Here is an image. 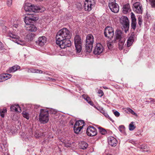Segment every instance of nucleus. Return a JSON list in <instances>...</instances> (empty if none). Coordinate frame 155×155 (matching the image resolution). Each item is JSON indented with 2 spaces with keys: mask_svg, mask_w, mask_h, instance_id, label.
I'll list each match as a JSON object with an SVG mask.
<instances>
[{
  "mask_svg": "<svg viewBox=\"0 0 155 155\" xmlns=\"http://www.w3.org/2000/svg\"><path fill=\"white\" fill-rule=\"evenodd\" d=\"M88 145V144L86 142L81 141L79 143V146L80 148L84 150L87 148Z\"/></svg>",
  "mask_w": 155,
  "mask_h": 155,
  "instance_id": "22",
  "label": "nucleus"
},
{
  "mask_svg": "<svg viewBox=\"0 0 155 155\" xmlns=\"http://www.w3.org/2000/svg\"><path fill=\"white\" fill-rule=\"evenodd\" d=\"M9 36L12 39V40L14 42L21 45H23L24 44V42L22 41L20 39L18 36L12 33L9 34Z\"/></svg>",
  "mask_w": 155,
  "mask_h": 155,
  "instance_id": "10",
  "label": "nucleus"
},
{
  "mask_svg": "<svg viewBox=\"0 0 155 155\" xmlns=\"http://www.w3.org/2000/svg\"><path fill=\"white\" fill-rule=\"evenodd\" d=\"M75 46L77 53H80L82 50L81 40L78 35H76L74 38Z\"/></svg>",
  "mask_w": 155,
  "mask_h": 155,
  "instance_id": "7",
  "label": "nucleus"
},
{
  "mask_svg": "<svg viewBox=\"0 0 155 155\" xmlns=\"http://www.w3.org/2000/svg\"><path fill=\"white\" fill-rule=\"evenodd\" d=\"M97 133L96 129L93 127L89 126L87 129V134L89 136H95Z\"/></svg>",
  "mask_w": 155,
  "mask_h": 155,
  "instance_id": "12",
  "label": "nucleus"
},
{
  "mask_svg": "<svg viewBox=\"0 0 155 155\" xmlns=\"http://www.w3.org/2000/svg\"><path fill=\"white\" fill-rule=\"evenodd\" d=\"M7 112V110L6 109H0V114L1 117L3 118L5 117V114Z\"/></svg>",
  "mask_w": 155,
  "mask_h": 155,
  "instance_id": "29",
  "label": "nucleus"
},
{
  "mask_svg": "<svg viewBox=\"0 0 155 155\" xmlns=\"http://www.w3.org/2000/svg\"><path fill=\"white\" fill-rule=\"evenodd\" d=\"M116 38L117 39L122 40H125V35L120 30H117L115 33Z\"/></svg>",
  "mask_w": 155,
  "mask_h": 155,
  "instance_id": "15",
  "label": "nucleus"
},
{
  "mask_svg": "<svg viewBox=\"0 0 155 155\" xmlns=\"http://www.w3.org/2000/svg\"><path fill=\"white\" fill-rule=\"evenodd\" d=\"M11 110L20 112L21 109L20 107L18 104L12 105L10 107Z\"/></svg>",
  "mask_w": 155,
  "mask_h": 155,
  "instance_id": "19",
  "label": "nucleus"
},
{
  "mask_svg": "<svg viewBox=\"0 0 155 155\" xmlns=\"http://www.w3.org/2000/svg\"><path fill=\"white\" fill-rule=\"evenodd\" d=\"M120 22L122 25V29L126 33L129 28V21L127 17L122 16L120 18Z\"/></svg>",
  "mask_w": 155,
  "mask_h": 155,
  "instance_id": "4",
  "label": "nucleus"
},
{
  "mask_svg": "<svg viewBox=\"0 0 155 155\" xmlns=\"http://www.w3.org/2000/svg\"><path fill=\"white\" fill-rule=\"evenodd\" d=\"M12 0H7V4L8 6H10L12 4Z\"/></svg>",
  "mask_w": 155,
  "mask_h": 155,
  "instance_id": "42",
  "label": "nucleus"
},
{
  "mask_svg": "<svg viewBox=\"0 0 155 155\" xmlns=\"http://www.w3.org/2000/svg\"><path fill=\"white\" fill-rule=\"evenodd\" d=\"M50 112L51 114H55L56 112V111L55 110L52 109L50 110Z\"/></svg>",
  "mask_w": 155,
  "mask_h": 155,
  "instance_id": "47",
  "label": "nucleus"
},
{
  "mask_svg": "<svg viewBox=\"0 0 155 155\" xmlns=\"http://www.w3.org/2000/svg\"><path fill=\"white\" fill-rule=\"evenodd\" d=\"M35 35L33 33H29L27 35V37L29 40H32L35 36Z\"/></svg>",
  "mask_w": 155,
  "mask_h": 155,
  "instance_id": "28",
  "label": "nucleus"
},
{
  "mask_svg": "<svg viewBox=\"0 0 155 155\" xmlns=\"http://www.w3.org/2000/svg\"><path fill=\"white\" fill-rule=\"evenodd\" d=\"M94 37L91 34H89L86 36L85 48L87 52L90 53L92 51L94 42Z\"/></svg>",
  "mask_w": 155,
  "mask_h": 155,
  "instance_id": "3",
  "label": "nucleus"
},
{
  "mask_svg": "<svg viewBox=\"0 0 155 155\" xmlns=\"http://www.w3.org/2000/svg\"><path fill=\"white\" fill-rule=\"evenodd\" d=\"M98 129H99V132L102 134H105L106 133V131L105 130L101 127H99Z\"/></svg>",
  "mask_w": 155,
  "mask_h": 155,
  "instance_id": "34",
  "label": "nucleus"
},
{
  "mask_svg": "<svg viewBox=\"0 0 155 155\" xmlns=\"http://www.w3.org/2000/svg\"><path fill=\"white\" fill-rule=\"evenodd\" d=\"M130 11V6L129 4L124 5L123 8V12L124 14H126Z\"/></svg>",
  "mask_w": 155,
  "mask_h": 155,
  "instance_id": "20",
  "label": "nucleus"
},
{
  "mask_svg": "<svg viewBox=\"0 0 155 155\" xmlns=\"http://www.w3.org/2000/svg\"><path fill=\"white\" fill-rule=\"evenodd\" d=\"M28 72H31L33 73H42V71L41 70H39L38 69H29Z\"/></svg>",
  "mask_w": 155,
  "mask_h": 155,
  "instance_id": "26",
  "label": "nucleus"
},
{
  "mask_svg": "<svg viewBox=\"0 0 155 155\" xmlns=\"http://www.w3.org/2000/svg\"><path fill=\"white\" fill-rule=\"evenodd\" d=\"M108 5L110 9L113 12L117 13L119 12V6L116 3L115 0H110Z\"/></svg>",
  "mask_w": 155,
  "mask_h": 155,
  "instance_id": "6",
  "label": "nucleus"
},
{
  "mask_svg": "<svg viewBox=\"0 0 155 155\" xmlns=\"http://www.w3.org/2000/svg\"><path fill=\"white\" fill-rule=\"evenodd\" d=\"M104 35L106 37L111 39L114 35V30L112 27H107L105 29Z\"/></svg>",
  "mask_w": 155,
  "mask_h": 155,
  "instance_id": "9",
  "label": "nucleus"
},
{
  "mask_svg": "<svg viewBox=\"0 0 155 155\" xmlns=\"http://www.w3.org/2000/svg\"><path fill=\"white\" fill-rule=\"evenodd\" d=\"M138 24L140 26L142 24V17H139L138 18Z\"/></svg>",
  "mask_w": 155,
  "mask_h": 155,
  "instance_id": "41",
  "label": "nucleus"
},
{
  "mask_svg": "<svg viewBox=\"0 0 155 155\" xmlns=\"http://www.w3.org/2000/svg\"><path fill=\"white\" fill-rule=\"evenodd\" d=\"M29 15V16L25 17L24 19V20L25 23L26 24V25L25 27L27 30L31 31V32H35L37 30V28L36 26L33 24H31L32 21H35L38 20L37 17H36L33 15L32 14L31 15V14H27Z\"/></svg>",
  "mask_w": 155,
  "mask_h": 155,
  "instance_id": "2",
  "label": "nucleus"
},
{
  "mask_svg": "<svg viewBox=\"0 0 155 155\" xmlns=\"http://www.w3.org/2000/svg\"><path fill=\"white\" fill-rule=\"evenodd\" d=\"M136 36L137 35L134 32H133L132 33L127 41V46L128 47L132 45L133 42L136 40Z\"/></svg>",
  "mask_w": 155,
  "mask_h": 155,
  "instance_id": "13",
  "label": "nucleus"
},
{
  "mask_svg": "<svg viewBox=\"0 0 155 155\" xmlns=\"http://www.w3.org/2000/svg\"><path fill=\"white\" fill-rule=\"evenodd\" d=\"M108 142L109 144L111 146H115L117 143V140L114 137L111 136L108 138Z\"/></svg>",
  "mask_w": 155,
  "mask_h": 155,
  "instance_id": "16",
  "label": "nucleus"
},
{
  "mask_svg": "<svg viewBox=\"0 0 155 155\" xmlns=\"http://www.w3.org/2000/svg\"><path fill=\"white\" fill-rule=\"evenodd\" d=\"M100 112L103 114L105 112L102 109H101L100 110Z\"/></svg>",
  "mask_w": 155,
  "mask_h": 155,
  "instance_id": "53",
  "label": "nucleus"
},
{
  "mask_svg": "<svg viewBox=\"0 0 155 155\" xmlns=\"http://www.w3.org/2000/svg\"><path fill=\"white\" fill-rule=\"evenodd\" d=\"M46 41V38L45 36H42L38 38V41H36L37 44L40 46L44 45Z\"/></svg>",
  "mask_w": 155,
  "mask_h": 155,
  "instance_id": "17",
  "label": "nucleus"
},
{
  "mask_svg": "<svg viewBox=\"0 0 155 155\" xmlns=\"http://www.w3.org/2000/svg\"><path fill=\"white\" fill-rule=\"evenodd\" d=\"M97 93L99 94V96L100 97L102 96L104 94L103 92L101 90H99Z\"/></svg>",
  "mask_w": 155,
  "mask_h": 155,
  "instance_id": "40",
  "label": "nucleus"
},
{
  "mask_svg": "<svg viewBox=\"0 0 155 155\" xmlns=\"http://www.w3.org/2000/svg\"><path fill=\"white\" fill-rule=\"evenodd\" d=\"M94 1L91 0H85L84 2V8L85 11H89L94 6Z\"/></svg>",
  "mask_w": 155,
  "mask_h": 155,
  "instance_id": "8",
  "label": "nucleus"
},
{
  "mask_svg": "<svg viewBox=\"0 0 155 155\" xmlns=\"http://www.w3.org/2000/svg\"><path fill=\"white\" fill-rule=\"evenodd\" d=\"M132 141V143L133 144L135 145V144H136V143H135V142L134 141Z\"/></svg>",
  "mask_w": 155,
  "mask_h": 155,
  "instance_id": "54",
  "label": "nucleus"
},
{
  "mask_svg": "<svg viewBox=\"0 0 155 155\" xmlns=\"http://www.w3.org/2000/svg\"><path fill=\"white\" fill-rule=\"evenodd\" d=\"M84 125H83L82 126L80 127H77L76 126H74V132L77 134H78L81 130L83 128Z\"/></svg>",
  "mask_w": 155,
  "mask_h": 155,
  "instance_id": "23",
  "label": "nucleus"
},
{
  "mask_svg": "<svg viewBox=\"0 0 155 155\" xmlns=\"http://www.w3.org/2000/svg\"><path fill=\"white\" fill-rule=\"evenodd\" d=\"M106 117H108L109 118L110 120H111V118H110L109 117V116L108 115V114H107V113L106 112H105L103 114Z\"/></svg>",
  "mask_w": 155,
  "mask_h": 155,
  "instance_id": "45",
  "label": "nucleus"
},
{
  "mask_svg": "<svg viewBox=\"0 0 155 155\" xmlns=\"http://www.w3.org/2000/svg\"><path fill=\"white\" fill-rule=\"evenodd\" d=\"M149 99L150 100V103H151V104H155V100L154 99L150 98Z\"/></svg>",
  "mask_w": 155,
  "mask_h": 155,
  "instance_id": "43",
  "label": "nucleus"
},
{
  "mask_svg": "<svg viewBox=\"0 0 155 155\" xmlns=\"http://www.w3.org/2000/svg\"><path fill=\"white\" fill-rule=\"evenodd\" d=\"M2 21H2H0V22H2Z\"/></svg>",
  "mask_w": 155,
  "mask_h": 155,
  "instance_id": "57",
  "label": "nucleus"
},
{
  "mask_svg": "<svg viewBox=\"0 0 155 155\" xmlns=\"http://www.w3.org/2000/svg\"><path fill=\"white\" fill-rule=\"evenodd\" d=\"M20 67L18 65H15L10 68L8 70V73L14 72L17 70L20 69Z\"/></svg>",
  "mask_w": 155,
  "mask_h": 155,
  "instance_id": "21",
  "label": "nucleus"
},
{
  "mask_svg": "<svg viewBox=\"0 0 155 155\" xmlns=\"http://www.w3.org/2000/svg\"><path fill=\"white\" fill-rule=\"evenodd\" d=\"M3 48L2 44V43L0 41V50L2 49Z\"/></svg>",
  "mask_w": 155,
  "mask_h": 155,
  "instance_id": "48",
  "label": "nucleus"
},
{
  "mask_svg": "<svg viewBox=\"0 0 155 155\" xmlns=\"http://www.w3.org/2000/svg\"><path fill=\"white\" fill-rule=\"evenodd\" d=\"M107 46L109 49H111L112 48L111 44L110 43H108L107 44Z\"/></svg>",
  "mask_w": 155,
  "mask_h": 155,
  "instance_id": "46",
  "label": "nucleus"
},
{
  "mask_svg": "<svg viewBox=\"0 0 155 155\" xmlns=\"http://www.w3.org/2000/svg\"><path fill=\"white\" fill-rule=\"evenodd\" d=\"M5 79L4 78L3 74H0V82H2L5 81Z\"/></svg>",
  "mask_w": 155,
  "mask_h": 155,
  "instance_id": "39",
  "label": "nucleus"
},
{
  "mask_svg": "<svg viewBox=\"0 0 155 155\" xmlns=\"http://www.w3.org/2000/svg\"><path fill=\"white\" fill-rule=\"evenodd\" d=\"M22 115L23 117L27 119L28 120L29 118V114L26 112H24L22 113Z\"/></svg>",
  "mask_w": 155,
  "mask_h": 155,
  "instance_id": "33",
  "label": "nucleus"
},
{
  "mask_svg": "<svg viewBox=\"0 0 155 155\" xmlns=\"http://www.w3.org/2000/svg\"><path fill=\"white\" fill-rule=\"evenodd\" d=\"M125 127L123 125H120L119 126V130L122 133L124 132L125 130Z\"/></svg>",
  "mask_w": 155,
  "mask_h": 155,
  "instance_id": "36",
  "label": "nucleus"
},
{
  "mask_svg": "<svg viewBox=\"0 0 155 155\" xmlns=\"http://www.w3.org/2000/svg\"><path fill=\"white\" fill-rule=\"evenodd\" d=\"M114 114L117 117H118L120 115V113L117 111H115L114 112Z\"/></svg>",
  "mask_w": 155,
  "mask_h": 155,
  "instance_id": "44",
  "label": "nucleus"
},
{
  "mask_svg": "<svg viewBox=\"0 0 155 155\" xmlns=\"http://www.w3.org/2000/svg\"><path fill=\"white\" fill-rule=\"evenodd\" d=\"M32 12H41V9L40 7L37 6H35L32 5Z\"/></svg>",
  "mask_w": 155,
  "mask_h": 155,
  "instance_id": "24",
  "label": "nucleus"
},
{
  "mask_svg": "<svg viewBox=\"0 0 155 155\" xmlns=\"http://www.w3.org/2000/svg\"><path fill=\"white\" fill-rule=\"evenodd\" d=\"M88 103L91 105H92L93 103L92 101H88Z\"/></svg>",
  "mask_w": 155,
  "mask_h": 155,
  "instance_id": "52",
  "label": "nucleus"
},
{
  "mask_svg": "<svg viewBox=\"0 0 155 155\" xmlns=\"http://www.w3.org/2000/svg\"><path fill=\"white\" fill-rule=\"evenodd\" d=\"M85 100L88 102L90 101V98L89 97H87L86 99Z\"/></svg>",
  "mask_w": 155,
  "mask_h": 155,
  "instance_id": "51",
  "label": "nucleus"
},
{
  "mask_svg": "<svg viewBox=\"0 0 155 155\" xmlns=\"http://www.w3.org/2000/svg\"><path fill=\"white\" fill-rule=\"evenodd\" d=\"M32 5L30 3H26L24 6V8L26 12H32Z\"/></svg>",
  "mask_w": 155,
  "mask_h": 155,
  "instance_id": "18",
  "label": "nucleus"
},
{
  "mask_svg": "<svg viewBox=\"0 0 155 155\" xmlns=\"http://www.w3.org/2000/svg\"><path fill=\"white\" fill-rule=\"evenodd\" d=\"M126 110H127V112H128L130 113L131 114L134 115H136V114L135 112H134L130 108H127L126 109Z\"/></svg>",
  "mask_w": 155,
  "mask_h": 155,
  "instance_id": "35",
  "label": "nucleus"
},
{
  "mask_svg": "<svg viewBox=\"0 0 155 155\" xmlns=\"http://www.w3.org/2000/svg\"><path fill=\"white\" fill-rule=\"evenodd\" d=\"M131 31H134L136 27V21H131Z\"/></svg>",
  "mask_w": 155,
  "mask_h": 155,
  "instance_id": "31",
  "label": "nucleus"
},
{
  "mask_svg": "<svg viewBox=\"0 0 155 155\" xmlns=\"http://www.w3.org/2000/svg\"><path fill=\"white\" fill-rule=\"evenodd\" d=\"M154 31H155V25L154 26Z\"/></svg>",
  "mask_w": 155,
  "mask_h": 155,
  "instance_id": "55",
  "label": "nucleus"
},
{
  "mask_svg": "<svg viewBox=\"0 0 155 155\" xmlns=\"http://www.w3.org/2000/svg\"><path fill=\"white\" fill-rule=\"evenodd\" d=\"M6 28L5 27L4 28H3V32L4 33H5L6 32Z\"/></svg>",
  "mask_w": 155,
  "mask_h": 155,
  "instance_id": "50",
  "label": "nucleus"
},
{
  "mask_svg": "<svg viewBox=\"0 0 155 155\" xmlns=\"http://www.w3.org/2000/svg\"><path fill=\"white\" fill-rule=\"evenodd\" d=\"M103 51L102 45L100 43L97 44L93 52L95 54H100L102 53Z\"/></svg>",
  "mask_w": 155,
  "mask_h": 155,
  "instance_id": "14",
  "label": "nucleus"
},
{
  "mask_svg": "<svg viewBox=\"0 0 155 155\" xmlns=\"http://www.w3.org/2000/svg\"><path fill=\"white\" fill-rule=\"evenodd\" d=\"M71 34L66 28H63L57 33L56 37V43L61 48L64 49L71 45V43L69 40Z\"/></svg>",
  "mask_w": 155,
  "mask_h": 155,
  "instance_id": "1",
  "label": "nucleus"
},
{
  "mask_svg": "<svg viewBox=\"0 0 155 155\" xmlns=\"http://www.w3.org/2000/svg\"><path fill=\"white\" fill-rule=\"evenodd\" d=\"M40 111L41 113L39 116V121L42 123H47L49 120L48 111L41 109Z\"/></svg>",
  "mask_w": 155,
  "mask_h": 155,
  "instance_id": "5",
  "label": "nucleus"
},
{
  "mask_svg": "<svg viewBox=\"0 0 155 155\" xmlns=\"http://www.w3.org/2000/svg\"><path fill=\"white\" fill-rule=\"evenodd\" d=\"M124 42L125 40L123 39L119 40L118 46L120 50H121L123 49Z\"/></svg>",
  "mask_w": 155,
  "mask_h": 155,
  "instance_id": "25",
  "label": "nucleus"
},
{
  "mask_svg": "<svg viewBox=\"0 0 155 155\" xmlns=\"http://www.w3.org/2000/svg\"><path fill=\"white\" fill-rule=\"evenodd\" d=\"M131 21H136V19L134 15L133 12L131 13Z\"/></svg>",
  "mask_w": 155,
  "mask_h": 155,
  "instance_id": "37",
  "label": "nucleus"
},
{
  "mask_svg": "<svg viewBox=\"0 0 155 155\" xmlns=\"http://www.w3.org/2000/svg\"><path fill=\"white\" fill-rule=\"evenodd\" d=\"M4 76V78L5 79V81L8 79L11 78L12 76L11 74H3Z\"/></svg>",
  "mask_w": 155,
  "mask_h": 155,
  "instance_id": "32",
  "label": "nucleus"
},
{
  "mask_svg": "<svg viewBox=\"0 0 155 155\" xmlns=\"http://www.w3.org/2000/svg\"><path fill=\"white\" fill-rule=\"evenodd\" d=\"M150 3L152 7H155V0H149Z\"/></svg>",
  "mask_w": 155,
  "mask_h": 155,
  "instance_id": "38",
  "label": "nucleus"
},
{
  "mask_svg": "<svg viewBox=\"0 0 155 155\" xmlns=\"http://www.w3.org/2000/svg\"><path fill=\"white\" fill-rule=\"evenodd\" d=\"M84 122L83 120H79L76 122L74 126H76L77 127L81 126V125H84Z\"/></svg>",
  "mask_w": 155,
  "mask_h": 155,
  "instance_id": "30",
  "label": "nucleus"
},
{
  "mask_svg": "<svg viewBox=\"0 0 155 155\" xmlns=\"http://www.w3.org/2000/svg\"><path fill=\"white\" fill-rule=\"evenodd\" d=\"M106 88H107L106 87H104V88L105 89H106Z\"/></svg>",
  "mask_w": 155,
  "mask_h": 155,
  "instance_id": "56",
  "label": "nucleus"
},
{
  "mask_svg": "<svg viewBox=\"0 0 155 155\" xmlns=\"http://www.w3.org/2000/svg\"><path fill=\"white\" fill-rule=\"evenodd\" d=\"M19 26V25H18L15 24L13 25V28H17Z\"/></svg>",
  "mask_w": 155,
  "mask_h": 155,
  "instance_id": "49",
  "label": "nucleus"
},
{
  "mask_svg": "<svg viewBox=\"0 0 155 155\" xmlns=\"http://www.w3.org/2000/svg\"><path fill=\"white\" fill-rule=\"evenodd\" d=\"M133 10L137 13L141 14L142 13V6L139 2H137L134 4Z\"/></svg>",
  "mask_w": 155,
  "mask_h": 155,
  "instance_id": "11",
  "label": "nucleus"
},
{
  "mask_svg": "<svg viewBox=\"0 0 155 155\" xmlns=\"http://www.w3.org/2000/svg\"><path fill=\"white\" fill-rule=\"evenodd\" d=\"M134 122H132L130 124L129 126V130L130 131L133 130L136 128V126L135 125Z\"/></svg>",
  "mask_w": 155,
  "mask_h": 155,
  "instance_id": "27",
  "label": "nucleus"
}]
</instances>
